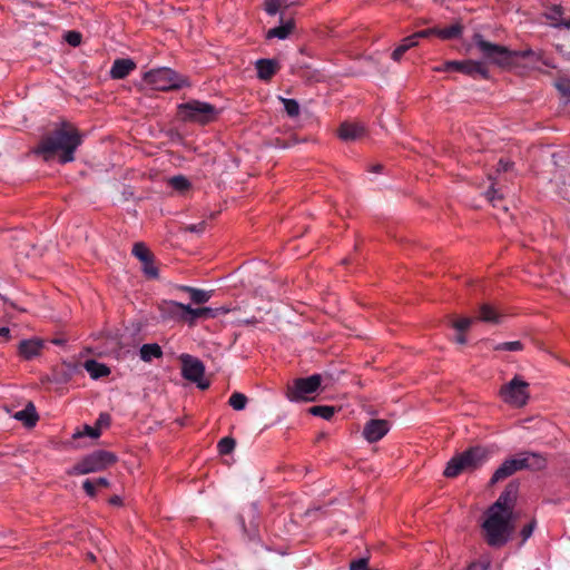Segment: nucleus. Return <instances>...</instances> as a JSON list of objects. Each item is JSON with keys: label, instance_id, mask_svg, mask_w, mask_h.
Here are the masks:
<instances>
[{"label": "nucleus", "instance_id": "32", "mask_svg": "<svg viewBox=\"0 0 570 570\" xmlns=\"http://www.w3.org/2000/svg\"><path fill=\"white\" fill-rule=\"evenodd\" d=\"M169 186L174 190H177L179 193H185L191 187V184L185 176L178 175V176H174L169 179Z\"/></svg>", "mask_w": 570, "mask_h": 570}, {"label": "nucleus", "instance_id": "33", "mask_svg": "<svg viewBox=\"0 0 570 570\" xmlns=\"http://www.w3.org/2000/svg\"><path fill=\"white\" fill-rule=\"evenodd\" d=\"M236 446V441L232 436H225L220 439L217 443V450L220 455L230 454Z\"/></svg>", "mask_w": 570, "mask_h": 570}, {"label": "nucleus", "instance_id": "1", "mask_svg": "<svg viewBox=\"0 0 570 570\" xmlns=\"http://www.w3.org/2000/svg\"><path fill=\"white\" fill-rule=\"evenodd\" d=\"M82 144L79 129L69 121H61L55 129L42 136L33 148V154L49 161L58 158L62 165L75 160V154Z\"/></svg>", "mask_w": 570, "mask_h": 570}, {"label": "nucleus", "instance_id": "52", "mask_svg": "<svg viewBox=\"0 0 570 570\" xmlns=\"http://www.w3.org/2000/svg\"><path fill=\"white\" fill-rule=\"evenodd\" d=\"M455 342L458 344H465L466 343V336L464 333L458 332V335L455 336Z\"/></svg>", "mask_w": 570, "mask_h": 570}, {"label": "nucleus", "instance_id": "15", "mask_svg": "<svg viewBox=\"0 0 570 570\" xmlns=\"http://www.w3.org/2000/svg\"><path fill=\"white\" fill-rule=\"evenodd\" d=\"M390 431V422L383 419H371L363 428V436L370 442L374 443L383 439Z\"/></svg>", "mask_w": 570, "mask_h": 570}, {"label": "nucleus", "instance_id": "3", "mask_svg": "<svg viewBox=\"0 0 570 570\" xmlns=\"http://www.w3.org/2000/svg\"><path fill=\"white\" fill-rule=\"evenodd\" d=\"M547 468V459L541 453L525 451L519 458H510L493 472L490 485L501 482L521 470L541 471Z\"/></svg>", "mask_w": 570, "mask_h": 570}, {"label": "nucleus", "instance_id": "24", "mask_svg": "<svg viewBox=\"0 0 570 570\" xmlns=\"http://www.w3.org/2000/svg\"><path fill=\"white\" fill-rule=\"evenodd\" d=\"M463 26L461 22H455L445 28L435 27V37L442 40L458 39L463 33Z\"/></svg>", "mask_w": 570, "mask_h": 570}, {"label": "nucleus", "instance_id": "38", "mask_svg": "<svg viewBox=\"0 0 570 570\" xmlns=\"http://www.w3.org/2000/svg\"><path fill=\"white\" fill-rule=\"evenodd\" d=\"M101 434V431L99 430V426H90V425H85L83 426V431H77L73 433L72 438L73 439H79V438H82L85 435L87 436H90L92 439H97L99 438Z\"/></svg>", "mask_w": 570, "mask_h": 570}, {"label": "nucleus", "instance_id": "17", "mask_svg": "<svg viewBox=\"0 0 570 570\" xmlns=\"http://www.w3.org/2000/svg\"><path fill=\"white\" fill-rule=\"evenodd\" d=\"M45 347V341L41 338H29L20 341L18 345V354L26 361H31L35 357L41 355Z\"/></svg>", "mask_w": 570, "mask_h": 570}, {"label": "nucleus", "instance_id": "27", "mask_svg": "<svg viewBox=\"0 0 570 570\" xmlns=\"http://www.w3.org/2000/svg\"><path fill=\"white\" fill-rule=\"evenodd\" d=\"M416 46L417 42L413 38V35H410L401 40V43L392 51L391 58L394 61H400L407 50Z\"/></svg>", "mask_w": 570, "mask_h": 570}, {"label": "nucleus", "instance_id": "40", "mask_svg": "<svg viewBox=\"0 0 570 570\" xmlns=\"http://www.w3.org/2000/svg\"><path fill=\"white\" fill-rule=\"evenodd\" d=\"M485 198L489 200V203L492 204L493 207L498 206V202H501L503 199L502 194L499 193V190L494 187V184H492L485 191Z\"/></svg>", "mask_w": 570, "mask_h": 570}, {"label": "nucleus", "instance_id": "57", "mask_svg": "<svg viewBox=\"0 0 570 570\" xmlns=\"http://www.w3.org/2000/svg\"><path fill=\"white\" fill-rule=\"evenodd\" d=\"M89 559L95 560V556L92 553H89Z\"/></svg>", "mask_w": 570, "mask_h": 570}, {"label": "nucleus", "instance_id": "14", "mask_svg": "<svg viewBox=\"0 0 570 570\" xmlns=\"http://www.w3.org/2000/svg\"><path fill=\"white\" fill-rule=\"evenodd\" d=\"M519 493V482L511 481L507 484L498 500L489 508L512 517V510Z\"/></svg>", "mask_w": 570, "mask_h": 570}, {"label": "nucleus", "instance_id": "54", "mask_svg": "<svg viewBox=\"0 0 570 570\" xmlns=\"http://www.w3.org/2000/svg\"><path fill=\"white\" fill-rule=\"evenodd\" d=\"M560 27H564L567 29H570V19L569 20L562 19V21L559 24V28Z\"/></svg>", "mask_w": 570, "mask_h": 570}, {"label": "nucleus", "instance_id": "55", "mask_svg": "<svg viewBox=\"0 0 570 570\" xmlns=\"http://www.w3.org/2000/svg\"><path fill=\"white\" fill-rule=\"evenodd\" d=\"M65 342L66 341L62 340V338H55V340H52V343L56 344V345H62V344H65Z\"/></svg>", "mask_w": 570, "mask_h": 570}, {"label": "nucleus", "instance_id": "6", "mask_svg": "<svg viewBox=\"0 0 570 570\" xmlns=\"http://www.w3.org/2000/svg\"><path fill=\"white\" fill-rule=\"evenodd\" d=\"M177 110L183 121L202 126L214 122L219 116V110L214 105L196 99L179 104Z\"/></svg>", "mask_w": 570, "mask_h": 570}, {"label": "nucleus", "instance_id": "45", "mask_svg": "<svg viewBox=\"0 0 570 570\" xmlns=\"http://www.w3.org/2000/svg\"><path fill=\"white\" fill-rule=\"evenodd\" d=\"M82 489L85 490L86 494L90 498H95L97 494L96 482L92 479L85 480L82 483Z\"/></svg>", "mask_w": 570, "mask_h": 570}, {"label": "nucleus", "instance_id": "30", "mask_svg": "<svg viewBox=\"0 0 570 570\" xmlns=\"http://www.w3.org/2000/svg\"><path fill=\"white\" fill-rule=\"evenodd\" d=\"M132 255L136 256L141 263H150V257H153L150 249L141 242L134 244Z\"/></svg>", "mask_w": 570, "mask_h": 570}, {"label": "nucleus", "instance_id": "7", "mask_svg": "<svg viewBox=\"0 0 570 570\" xmlns=\"http://www.w3.org/2000/svg\"><path fill=\"white\" fill-rule=\"evenodd\" d=\"M144 81L159 91L179 90L189 87L188 77L183 76L170 68H157L144 73Z\"/></svg>", "mask_w": 570, "mask_h": 570}, {"label": "nucleus", "instance_id": "41", "mask_svg": "<svg viewBox=\"0 0 570 570\" xmlns=\"http://www.w3.org/2000/svg\"><path fill=\"white\" fill-rule=\"evenodd\" d=\"M142 271L149 278H157L159 276L158 268L154 265V256L150 257V263H142Z\"/></svg>", "mask_w": 570, "mask_h": 570}, {"label": "nucleus", "instance_id": "9", "mask_svg": "<svg viewBox=\"0 0 570 570\" xmlns=\"http://www.w3.org/2000/svg\"><path fill=\"white\" fill-rule=\"evenodd\" d=\"M529 386L530 384L517 374L511 381L500 387L499 396L511 406L523 407L530 399Z\"/></svg>", "mask_w": 570, "mask_h": 570}, {"label": "nucleus", "instance_id": "23", "mask_svg": "<svg viewBox=\"0 0 570 570\" xmlns=\"http://www.w3.org/2000/svg\"><path fill=\"white\" fill-rule=\"evenodd\" d=\"M178 289L184 293H187L189 295L190 301L197 305L207 303L212 297V292H207L188 285H180Z\"/></svg>", "mask_w": 570, "mask_h": 570}, {"label": "nucleus", "instance_id": "22", "mask_svg": "<svg viewBox=\"0 0 570 570\" xmlns=\"http://www.w3.org/2000/svg\"><path fill=\"white\" fill-rule=\"evenodd\" d=\"M337 134L342 140H355L364 135V127L357 124L343 122L341 124Z\"/></svg>", "mask_w": 570, "mask_h": 570}, {"label": "nucleus", "instance_id": "5", "mask_svg": "<svg viewBox=\"0 0 570 570\" xmlns=\"http://www.w3.org/2000/svg\"><path fill=\"white\" fill-rule=\"evenodd\" d=\"M489 451L481 445L470 446L448 462L443 475L456 478L464 471H474L487 461Z\"/></svg>", "mask_w": 570, "mask_h": 570}, {"label": "nucleus", "instance_id": "50", "mask_svg": "<svg viewBox=\"0 0 570 570\" xmlns=\"http://www.w3.org/2000/svg\"><path fill=\"white\" fill-rule=\"evenodd\" d=\"M96 482V488H108L110 482L107 478L100 476L97 479H92Z\"/></svg>", "mask_w": 570, "mask_h": 570}, {"label": "nucleus", "instance_id": "35", "mask_svg": "<svg viewBox=\"0 0 570 570\" xmlns=\"http://www.w3.org/2000/svg\"><path fill=\"white\" fill-rule=\"evenodd\" d=\"M281 7H288V0H265L264 1V10L269 16H275Z\"/></svg>", "mask_w": 570, "mask_h": 570}, {"label": "nucleus", "instance_id": "26", "mask_svg": "<svg viewBox=\"0 0 570 570\" xmlns=\"http://www.w3.org/2000/svg\"><path fill=\"white\" fill-rule=\"evenodd\" d=\"M163 355V350L157 343L144 344L139 350L140 360L147 363L151 362L154 358H161Z\"/></svg>", "mask_w": 570, "mask_h": 570}, {"label": "nucleus", "instance_id": "43", "mask_svg": "<svg viewBox=\"0 0 570 570\" xmlns=\"http://www.w3.org/2000/svg\"><path fill=\"white\" fill-rule=\"evenodd\" d=\"M65 39L70 46L77 47L81 43L82 36L78 31H68Z\"/></svg>", "mask_w": 570, "mask_h": 570}, {"label": "nucleus", "instance_id": "16", "mask_svg": "<svg viewBox=\"0 0 570 570\" xmlns=\"http://www.w3.org/2000/svg\"><path fill=\"white\" fill-rule=\"evenodd\" d=\"M219 308H213L207 306L191 307L189 304L186 305V324L189 327L197 325L199 320H212L217 317Z\"/></svg>", "mask_w": 570, "mask_h": 570}, {"label": "nucleus", "instance_id": "36", "mask_svg": "<svg viewBox=\"0 0 570 570\" xmlns=\"http://www.w3.org/2000/svg\"><path fill=\"white\" fill-rule=\"evenodd\" d=\"M473 317H461L451 321V326L460 333H465L474 323Z\"/></svg>", "mask_w": 570, "mask_h": 570}, {"label": "nucleus", "instance_id": "11", "mask_svg": "<svg viewBox=\"0 0 570 570\" xmlns=\"http://www.w3.org/2000/svg\"><path fill=\"white\" fill-rule=\"evenodd\" d=\"M179 360L181 362V376L189 382L196 383L200 390H207L210 383L204 380V363L190 354H181Z\"/></svg>", "mask_w": 570, "mask_h": 570}, {"label": "nucleus", "instance_id": "56", "mask_svg": "<svg viewBox=\"0 0 570 570\" xmlns=\"http://www.w3.org/2000/svg\"><path fill=\"white\" fill-rule=\"evenodd\" d=\"M382 169V165H376L373 167V170L376 171V173H380Z\"/></svg>", "mask_w": 570, "mask_h": 570}, {"label": "nucleus", "instance_id": "34", "mask_svg": "<svg viewBox=\"0 0 570 570\" xmlns=\"http://www.w3.org/2000/svg\"><path fill=\"white\" fill-rule=\"evenodd\" d=\"M247 396L243 393H239V392H234L229 400H228V404L236 411H242L246 407V404H247Z\"/></svg>", "mask_w": 570, "mask_h": 570}, {"label": "nucleus", "instance_id": "13", "mask_svg": "<svg viewBox=\"0 0 570 570\" xmlns=\"http://www.w3.org/2000/svg\"><path fill=\"white\" fill-rule=\"evenodd\" d=\"M186 305L173 299H163L157 304V311L163 322L186 324Z\"/></svg>", "mask_w": 570, "mask_h": 570}, {"label": "nucleus", "instance_id": "19", "mask_svg": "<svg viewBox=\"0 0 570 570\" xmlns=\"http://www.w3.org/2000/svg\"><path fill=\"white\" fill-rule=\"evenodd\" d=\"M135 69L136 63L132 59L119 58L111 66L110 77L112 79H125Z\"/></svg>", "mask_w": 570, "mask_h": 570}, {"label": "nucleus", "instance_id": "48", "mask_svg": "<svg viewBox=\"0 0 570 570\" xmlns=\"http://www.w3.org/2000/svg\"><path fill=\"white\" fill-rule=\"evenodd\" d=\"M206 223L200 222L198 224H191L185 227V230L190 233H203L205 230Z\"/></svg>", "mask_w": 570, "mask_h": 570}, {"label": "nucleus", "instance_id": "46", "mask_svg": "<svg viewBox=\"0 0 570 570\" xmlns=\"http://www.w3.org/2000/svg\"><path fill=\"white\" fill-rule=\"evenodd\" d=\"M535 524V520H532L521 529L520 535L522 537L523 542L532 535Z\"/></svg>", "mask_w": 570, "mask_h": 570}, {"label": "nucleus", "instance_id": "10", "mask_svg": "<svg viewBox=\"0 0 570 570\" xmlns=\"http://www.w3.org/2000/svg\"><path fill=\"white\" fill-rule=\"evenodd\" d=\"M322 381L321 374L294 379L287 384L285 395L291 402L311 401L308 395L320 390Z\"/></svg>", "mask_w": 570, "mask_h": 570}, {"label": "nucleus", "instance_id": "37", "mask_svg": "<svg viewBox=\"0 0 570 570\" xmlns=\"http://www.w3.org/2000/svg\"><path fill=\"white\" fill-rule=\"evenodd\" d=\"M282 101L284 109L289 117H297L299 115V104L295 99L283 98Z\"/></svg>", "mask_w": 570, "mask_h": 570}, {"label": "nucleus", "instance_id": "49", "mask_svg": "<svg viewBox=\"0 0 570 570\" xmlns=\"http://www.w3.org/2000/svg\"><path fill=\"white\" fill-rule=\"evenodd\" d=\"M489 566L479 561L472 562L468 566L466 570H488Z\"/></svg>", "mask_w": 570, "mask_h": 570}, {"label": "nucleus", "instance_id": "42", "mask_svg": "<svg viewBox=\"0 0 570 570\" xmlns=\"http://www.w3.org/2000/svg\"><path fill=\"white\" fill-rule=\"evenodd\" d=\"M413 35V38L416 40L417 45L422 39H430L431 37H435V27L428 28L424 30L416 31Z\"/></svg>", "mask_w": 570, "mask_h": 570}, {"label": "nucleus", "instance_id": "21", "mask_svg": "<svg viewBox=\"0 0 570 570\" xmlns=\"http://www.w3.org/2000/svg\"><path fill=\"white\" fill-rule=\"evenodd\" d=\"M281 21H283V14L281 16ZM295 26V20L291 18L285 22H282L281 26L269 29L266 33V39L277 38L284 40L294 31Z\"/></svg>", "mask_w": 570, "mask_h": 570}, {"label": "nucleus", "instance_id": "18", "mask_svg": "<svg viewBox=\"0 0 570 570\" xmlns=\"http://www.w3.org/2000/svg\"><path fill=\"white\" fill-rule=\"evenodd\" d=\"M258 79L269 81L281 69V65L275 59H258L255 62Z\"/></svg>", "mask_w": 570, "mask_h": 570}, {"label": "nucleus", "instance_id": "39", "mask_svg": "<svg viewBox=\"0 0 570 570\" xmlns=\"http://www.w3.org/2000/svg\"><path fill=\"white\" fill-rule=\"evenodd\" d=\"M493 350L494 351H510V352L522 351L523 344L520 341L503 342V343H499V344L494 345Z\"/></svg>", "mask_w": 570, "mask_h": 570}, {"label": "nucleus", "instance_id": "31", "mask_svg": "<svg viewBox=\"0 0 570 570\" xmlns=\"http://www.w3.org/2000/svg\"><path fill=\"white\" fill-rule=\"evenodd\" d=\"M335 407L331 405H314L308 409V412L314 416H320L324 420H331L335 414Z\"/></svg>", "mask_w": 570, "mask_h": 570}, {"label": "nucleus", "instance_id": "12", "mask_svg": "<svg viewBox=\"0 0 570 570\" xmlns=\"http://www.w3.org/2000/svg\"><path fill=\"white\" fill-rule=\"evenodd\" d=\"M443 71H456L472 78L480 77L482 79H489V70L481 61L475 60H450L444 63L441 69Z\"/></svg>", "mask_w": 570, "mask_h": 570}, {"label": "nucleus", "instance_id": "51", "mask_svg": "<svg viewBox=\"0 0 570 570\" xmlns=\"http://www.w3.org/2000/svg\"><path fill=\"white\" fill-rule=\"evenodd\" d=\"M0 336L3 337L4 341H9L11 337L9 327H0Z\"/></svg>", "mask_w": 570, "mask_h": 570}, {"label": "nucleus", "instance_id": "28", "mask_svg": "<svg viewBox=\"0 0 570 570\" xmlns=\"http://www.w3.org/2000/svg\"><path fill=\"white\" fill-rule=\"evenodd\" d=\"M563 13L564 11L561 4H551L547 7L544 17L550 20L552 27L559 28V24L563 19Z\"/></svg>", "mask_w": 570, "mask_h": 570}, {"label": "nucleus", "instance_id": "47", "mask_svg": "<svg viewBox=\"0 0 570 570\" xmlns=\"http://www.w3.org/2000/svg\"><path fill=\"white\" fill-rule=\"evenodd\" d=\"M111 423V417L108 413H100L96 426H99V430L101 431V428H108Z\"/></svg>", "mask_w": 570, "mask_h": 570}, {"label": "nucleus", "instance_id": "44", "mask_svg": "<svg viewBox=\"0 0 570 570\" xmlns=\"http://www.w3.org/2000/svg\"><path fill=\"white\" fill-rule=\"evenodd\" d=\"M514 167V163L510 159L500 158L497 164V171L498 173H508L511 171Z\"/></svg>", "mask_w": 570, "mask_h": 570}, {"label": "nucleus", "instance_id": "20", "mask_svg": "<svg viewBox=\"0 0 570 570\" xmlns=\"http://www.w3.org/2000/svg\"><path fill=\"white\" fill-rule=\"evenodd\" d=\"M13 419L22 422V424L26 428L32 429L37 425L39 421V415L35 404L32 402H28L23 410L18 411L13 414Z\"/></svg>", "mask_w": 570, "mask_h": 570}, {"label": "nucleus", "instance_id": "8", "mask_svg": "<svg viewBox=\"0 0 570 570\" xmlns=\"http://www.w3.org/2000/svg\"><path fill=\"white\" fill-rule=\"evenodd\" d=\"M118 461L114 452L96 450L81 458L69 471V475H82L100 472L114 465Z\"/></svg>", "mask_w": 570, "mask_h": 570}, {"label": "nucleus", "instance_id": "53", "mask_svg": "<svg viewBox=\"0 0 570 570\" xmlns=\"http://www.w3.org/2000/svg\"><path fill=\"white\" fill-rule=\"evenodd\" d=\"M109 503L112 505H120L122 503V500L118 495H114L109 499Z\"/></svg>", "mask_w": 570, "mask_h": 570}, {"label": "nucleus", "instance_id": "25", "mask_svg": "<svg viewBox=\"0 0 570 570\" xmlns=\"http://www.w3.org/2000/svg\"><path fill=\"white\" fill-rule=\"evenodd\" d=\"M85 368L94 380H98L110 374V368L106 364L99 363L96 360L86 361Z\"/></svg>", "mask_w": 570, "mask_h": 570}, {"label": "nucleus", "instance_id": "2", "mask_svg": "<svg viewBox=\"0 0 570 570\" xmlns=\"http://www.w3.org/2000/svg\"><path fill=\"white\" fill-rule=\"evenodd\" d=\"M472 40L487 61L501 68L517 66L519 59H524L533 55L531 49L511 50L505 46L490 42L485 40L481 33H474Z\"/></svg>", "mask_w": 570, "mask_h": 570}, {"label": "nucleus", "instance_id": "4", "mask_svg": "<svg viewBox=\"0 0 570 570\" xmlns=\"http://www.w3.org/2000/svg\"><path fill=\"white\" fill-rule=\"evenodd\" d=\"M487 514L482 524L485 542L493 548L505 546L514 529L511 524V517L500 511H493V509H489Z\"/></svg>", "mask_w": 570, "mask_h": 570}, {"label": "nucleus", "instance_id": "29", "mask_svg": "<svg viewBox=\"0 0 570 570\" xmlns=\"http://www.w3.org/2000/svg\"><path fill=\"white\" fill-rule=\"evenodd\" d=\"M487 323H499L500 315L497 311L488 303H484L480 306V315L476 318Z\"/></svg>", "mask_w": 570, "mask_h": 570}]
</instances>
